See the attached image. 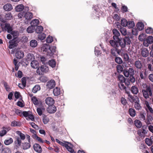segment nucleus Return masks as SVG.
Returning <instances> with one entry per match:
<instances>
[{
  "instance_id": "46",
  "label": "nucleus",
  "mask_w": 153,
  "mask_h": 153,
  "mask_svg": "<svg viewBox=\"0 0 153 153\" xmlns=\"http://www.w3.org/2000/svg\"><path fill=\"white\" fill-rule=\"evenodd\" d=\"M114 60L116 62L119 64H121L123 62L122 59L119 57L116 56Z\"/></svg>"
},
{
  "instance_id": "3",
  "label": "nucleus",
  "mask_w": 153,
  "mask_h": 153,
  "mask_svg": "<svg viewBox=\"0 0 153 153\" xmlns=\"http://www.w3.org/2000/svg\"><path fill=\"white\" fill-rule=\"evenodd\" d=\"M16 133L17 134L19 135L20 137H17L16 138V140L15 141V143L16 146L18 147L21 145V140H24L25 139V136L24 134L22 133L20 131H17Z\"/></svg>"
},
{
  "instance_id": "1",
  "label": "nucleus",
  "mask_w": 153,
  "mask_h": 153,
  "mask_svg": "<svg viewBox=\"0 0 153 153\" xmlns=\"http://www.w3.org/2000/svg\"><path fill=\"white\" fill-rule=\"evenodd\" d=\"M118 44L119 46L120 47V49H122V48H124L126 45H129L131 43V41L130 38L126 36L124 38H120L117 39Z\"/></svg>"
},
{
  "instance_id": "28",
  "label": "nucleus",
  "mask_w": 153,
  "mask_h": 153,
  "mask_svg": "<svg viewBox=\"0 0 153 153\" xmlns=\"http://www.w3.org/2000/svg\"><path fill=\"white\" fill-rule=\"evenodd\" d=\"M39 21L38 19H35L32 20L30 22V24L34 27H35L39 24Z\"/></svg>"
},
{
  "instance_id": "51",
  "label": "nucleus",
  "mask_w": 153,
  "mask_h": 153,
  "mask_svg": "<svg viewBox=\"0 0 153 153\" xmlns=\"http://www.w3.org/2000/svg\"><path fill=\"white\" fill-rule=\"evenodd\" d=\"M116 68L117 72L119 73H121L124 71L123 67L119 65H117Z\"/></svg>"
},
{
  "instance_id": "23",
  "label": "nucleus",
  "mask_w": 153,
  "mask_h": 153,
  "mask_svg": "<svg viewBox=\"0 0 153 153\" xmlns=\"http://www.w3.org/2000/svg\"><path fill=\"white\" fill-rule=\"evenodd\" d=\"M31 66L34 68H37L39 66V62L36 60H32L31 62Z\"/></svg>"
},
{
  "instance_id": "31",
  "label": "nucleus",
  "mask_w": 153,
  "mask_h": 153,
  "mask_svg": "<svg viewBox=\"0 0 153 153\" xmlns=\"http://www.w3.org/2000/svg\"><path fill=\"white\" fill-rule=\"evenodd\" d=\"M35 30V27L32 25L29 26L27 29V32L29 33H31L33 32Z\"/></svg>"
},
{
  "instance_id": "29",
  "label": "nucleus",
  "mask_w": 153,
  "mask_h": 153,
  "mask_svg": "<svg viewBox=\"0 0 153 153\" xmlns=\"http://www.w3.org/2000/svg\"><path fill=\"white\" fill-rule=\"evenodd\" d=\"M30 46L32 48H35L37 46L38 43L36 40L34 39L31 40L30 42Z\"/></svg>"
},
{
  "instance_id": "58",
  "label": "nucleus",
  "mask_w": 153,
  "mask_h": 153,
  "mask_svg": "<svg viewBox=\"0 0 153 153\" xmlns=\"http://www.w3.org/2000/svg\"><path fill=\"white\" fill-rule=\"evenodd\" d=\"M147 127V126H143L142 127V134H143V136L144 137V135H145L146 134H147V131H148L146 130L145 129H146Z\"/></svg>"
},
{
  "instance_id": "38",
  "label": "nucleus",
  "mask_w": 153,
  "mask_h": 153,
  "mask_svg": "<svg viewBox=\"0 0 153 153\" xmlns=\"http://www.w3.org/2000/svg\"><path fill=\"white\" fill-rule=\"evenodd\" d=\"M120 28V32L122 35L124 36L126 35L127 34L126 29L124 27H122L120 25H119Z\"/></svg>"
},
{
  "instance_id": "64",
  "label": "nucleus",
  "mask_w": 153,
  "mask_h": 153,
  "mask_svg": "<svg viewBox=\"0 0 153 153\" xmlns=\"http://www.w3.org/2000/svg\"><path fill=\"white\" fill-rule=\"evenodd\" d=\"M129 114L131 117H134V109L132 108H130L128 111Z\"/></svg>"
},
{
  "instance_id": "2",
  "label": "nucleus",
  "mask_w": 153,
  "mask_h": 153,
  "mask_svg": "<svg viewBox=\"0 0 153 153\" xmlns=\"http://www.w3.org/2000/svg\"><path fill=\"white\" fill-rule=\"evenodd\" d=\"M123 74L124 76L128 77L129 76L130 80L131 82H134V70L133 68H129L128 70H124L123 71Z\"/></svg>"
},
{
  "instance_id": "37",
  "label": "nucleus",
  "mask_w": 153,
  "mask_h": 153,
  "mask_svg": "<svg viewBox=\"0 0 153 153\" xmlns=\"http://www.w3.org/2000/svg\"><path fill=\"white\" fill-rule=\"evenodd\" d=\"M134 125L137 128H140L142 126V123L139 120H136L134 121Z\"/></svg>"
},
{
  "instance_id": "53",
  "label": "nucleus",
  "mask_w": 153,
  "mask_h": 153,
  "mask_svg": "<svg viewBox=\"0 0 153 153\" xmlns=\"http://www.w3.org/2000/svg\"><path fill=\"white\" fill-rule=\"evenodd\" d=\"M128 21L125 19L123 18L121 21V25L123 27H126L127 25Z\"/></svg>"
},
{
  "instance_id": "30",
  "label": "nucleus",
  "mask_w": 153,
  "mask_h": 153,
  "mask_svg": "<svg viewBox=\"0 0 153 153\" xmlns=\"http://www.w3.org/2000/svg\"><path fill=\"white\" fill-rule=\"evenodd\" d=\"M48 64L52 68H55L56 65V62L53 59L50 60L48 61Z\"/></svg>"
},
{
  "instance_id": "24",
  "label": "nucleus",
  "mask_w": 153,
  "mask_h": 153,
  "mask_svg": "<svg viewBox=\"0 0 153 153\" xmlns=\"http://www.w3.org/2000/svg\"><path fill=\"white\" fill-rule=\"evenodd\" d=\"M53 93L54 95L55 96H58L60 94V89L57 87H56L53 89Z\"/></svg>"
},
{
  "instance_id": "13",
  "label": "nucleus",
  "mask_w": 153,
  "mask_h": 153,
  "mask_svg": "<svg viewBox=\"0 0 153 153\" xmlns=\"http://www.w3.org/2000/svg\"><path fill=\"white\" fill-rule=\"evenodd\" d=\"M15 56L17 59H20L24 57V54L22 51H18L15 53Z\"/></svg>"
},
{
  "instance_id": "44",
  "label": "nucleus",
  "mask_w": 153,
  "mask_h": 153,
  "mask_svg": "<svg viewBox=\"0 0 153 153\" xmlns=\"http://www.w3.org/2000/svg\"><path fill=\"white\" fill-rule=\"evenodd\" d=\"M46 35L44 33H41L38 35V39L41 40H42L44 39L46 37Z\"/></svg>"
},
{
  "instance_id": "43",
  "label": "nucleus",
  "mask_w": 153,
  "mask_h": 153,
  "mask_svg": "<svg viewBox=\"0 0 153 153\" xmlns=\"http://www.w3.org/2000/svg\"><path fill=\"white\" fill-rule=\"evenodd\" d=\"M134 65L137 68L140 69L142 67V64L140 61H137L134 63Z\"/></svg>"
},
{
  "instance_id": "12",
  "label": "nucleus",
  "mask_w": 153,
  "mask_h": 153,
  "mask_svg": "<svg viewBox=\"0 0 153 153\" xmlns=\"http://www.w3.org/2000/svg\"><path fill=\"white\" fill-rule=\"evenodd\" d=\"M153 120V117L150 114H148L145 120V122L146 124L148 125L151 124Z\"/></svg>"
},
{
  "instance_id": "63",
  "label": "nucleus",
  "mask_w": 153,
  "mask_h": 153,
  "mask_svg": "<svg viewBox=\"0 0 153 153\" xmlns=\"http://www.w3.org/2000/svg\"><path fill=\"white\" fill-rule=\"evenodd\" d=\"M121 10L123 13H125L128 11V8L125 5H123L121 7Z\"/></svg>"
},
{
  "instance_id": "56",
  "label": "nucleus",
  "mask_w": 153,
  "mask_h": 153,
  "mask_svg": "<svg viewBox=\"0 0 153 153\" xmlns=\"http://www.w3.org/2000/svg\"><path fill=\"white\" fill-rule=\"evenodd\" d=\"M146 32L148 34L153 33V29L151 27H148L146 30Z\"/></svg>"
},
{
  "instance_id": "40",
  "label": "nucleus",
  "mask_w": 153,
  "mask_h": 153,
  "mask_svg": "<svg viewBox=\"0 0 153 153\" xmlns=\"http://www.w3.org/2000/svg\"><path fill=\"white\" fill-rule=\"evenodd\" d=\"M13 142V139L11 138H9L5 140L4 141V143L6 145H9L12 143Z\"/></svg>"
},
{
  "instance_id": "20",
  "label": "nucleus",
  "mask_w": 153,
  "mask_h": 153,
  "mask_svg": "<svg viewBox=\"0 0 153 153\" xmlns=\"http://www.w3.org/2000/svg\"><path fill=\"white\" fill-rule=\"evenodd\" d=\"M56 110V106L53 105H51L48 108V112L50 114H52L55 113Z\"/></svg>"
},
{
  "instance_id": "60",
  "label": "nucleus",
  "mask_w": 153,
  "mask_h": 153,
  "mask_svg": "<svg viewBox=\"0 0 153 153\" xmlns=\"http://www.w3.org/2000/svg\"><path fill=\"white\" fill-rule=\"evenodd\" d=\"M30 124L32 127L35 129L36 130L39 129V127L37 125H36L34 123L32 122H31Z\"/></svg>"
},
{
  "instance_id": "45",
  "label": "nucleus",
  "mask_w": 153,
  "mask_h": 153,
  "mask_svg": "<svg viewBox=\"0 0 153 153\" xmlns=\"http://www.w3.org/2000/svg\"><path fill=\"white\" fill-rule=\"evenodd\" d=\"M147 108H146V110L147 112H150L151 114L153 113V110L152 108L150 106L149 104L148 103L147 104H146Z\"/></svg>"
},
{
  "instance_id": "41",
  "label": "nucleus",
  "mask_w": 153,
  "mask_h": 153,
  "mask_svg": "<svg viewBox=\"0 0 153 153\" xmlns=\"http://www.w3.org/2000/svg\"><path fill=\"white\" fill-rule=\"evenodd\" d=\"M40 89V87L39 85H36L34 86L32 89V92L35 93L37 92Z\"/></svg>"
},
{
  "instance_id": "7",
  "label": "nucleus",
  "mask_w": 153,
  "mask_h": 153,
  "mask_svg": "<svg viewBox=\"0 0 153 153\" xmlns=\"http://www.w3.org/2000/svg\"><path fill=\"white\" fill-rule=\"evenodd\" d=\"M121 50V49H119V48H115L111 49V53L113 56H116L117 54H120Z\"/></svg>"
},
{
  "instance_id": "27",
  "label": "nucleus",
  "mask_w": 153,
  "mask_h": 153,
  "mask_svg": "<svg viewBox=\"0 0 153 153\" xmlns=\"http://www.w3.org/2000/svg\"><path fill=\"white\" fill-rule=\"evenodd\" d=\"M30 143L29 142L28 143L26 142L22 143V147L23 149L24 150H26L30 148L31 146Z\"/></svg>"
},
{
  "instance_id": "48",
  "label": "nucleus",
  "mask_w": 153,
  "mask_h": 153,
  "mask_svg": "<svg viewBox=\"0 0 153 153\" xmlns=\"http://www.w3.org/2000/svg\"><path fill=\"white\" fill-rule=\"evenodd\" d=\"M121 56L125 61H128L129 60V57L128 54L126 53H122L121 54Z\"/></svg>"
},
{
  "instance_id": "39",
  "label": "nucleus",
  "mask_w": 153,
  "mask_h": 153,
  "mask_svg": "<svg viewBox=\"0 0 153 153\" xmlns=\"http://www.w3.org/2000/svg\"><path fill=\"white\" fill-rule=\"evenodd\" d=\"M17 38L16 37H14L12 40L9 41V43L10 44H13V45H15L16 47L18 45L17 42Z\"/></svg>"
},
{
  "instance_id": "8",
  "label": "nucleus",
  "mask_w": 153,
  "mask_h": 153,
  "mask_svg": "<svg viewBox=\"0 0 153 153\" xmlns=\"http://www.w3.org/2000/svg\"><path fill=\"white\" fill-rule=\"evenodd\" d=\"M137 29H136V28H134V32H136V33L134 34V35H137V30L141 31L143 30L144 28V25L143 24L142 22H139L137 24Z\"/></svg>"
},
{
  "instance_id": "33",
  "label": "nucleus",
  "mask_w": 153,
  "mask_h": 153,
  "mask_svg": "<svg viewBox=\"0 0 153 153\" xmlns=\"http://www.w3.org/2000/svg\"><path fill=\"white\" fill-rule=\"evenodd\" d=\"M42 121L45 124H47L49 121V118L47 117L46 115L43 114L42 115Z\"/></svg>"
},
{
  "instance_id": "61",
  "label": "nucleus",
  "mask_w": 153,
  "mask_h": 153,
  "mask_svg": "<svg viewBox=\"0 0 153 153\" xmlns=\"http://www.w3.org/2000/svg\"><path fill=\"white\" fill-rule=\"evenodd\" d=\"M46 41L47 43H50L53 41V38L52 36H48L47 37Z\"/></svg>"
},
{
  "instance_id": "50",
  "label": "nucleus",
  "mask_w": 153,
  "mask_h": 153,
  "mask_svg": "<svg viewBox=\"0 0 153 153\" xmlns=\"http://www.w3.org/2000/svg\"><path fill=\"white\" fill-rule=\"evenodd\" d=\"M11 126L13 127L20 126V123L16 121H14L11 122Z\"/></svg>"
},
{
  "instance_id": "6",
  "label": "nucleus",
  "mask_w": 153,
  "mask_h": 153,
  "mask_svg": "<svg viewBox=\"0 0 153 153\" xmlns=\"http://www.w3.org/2000/svg\"><path fill=\"white\" fill-rule=\"evenodd\" d=\"M24 17L25 18V20L24 21V22L25 24H27L32 18V13L30 12H26L24 14Z\"/></svg>"
},
{
  "instance_id": "57",
  "label": "nucleus",
  "mask_w": 153,
  "mask_h": 153,
  "mask_svg": "<svg viewBox=\"0 0 153 153\" xmlns=\"http://www.w3.org/2000/svg\"><path fill=\"white\" fill-rule=\"evenodd\" d=\"M94 52L95 54L97 56L101 53V51L99 50V48L97 47H95V48Z\"/></svg>"
},
{
  "instance_id": "34",
  "label": "nucleus",
  "mask_w": 153,
  "mask_h": 153,
  "mask_svg": "<svg viewBox=\"0 0 153 153\" xmlns=\"http://www.w3.org/2000/svg\"><path fill=\"white\" fill-rule=\"evenodd\" d=\"M35 59L34 56L32 53H29L27 54V61H30Z\"/></svg>"
},
{
  "instance_id": "22",
  "label": "nucleus",
  "mask_w": 153,
  "mask_h": 153,
  "mask_svg": "<svg viewBox=\"0 0 153 153\" xmlns=\"http://www.w3.org/2000/svg\"><path fill=\"white\" fill-rule=\"evenodd\" d=\"M129 28H133L132 33L133 35H134V30L133 27H134V22L132 21H128L127 25H126Z\"/></svg>"
},
{
  "instance_id": "42",
  "label": "nucleus",
  "mask_w": 153,
  "mask_h": 153,
  "mask_svg": "<svg viewBox=\"0 0 153 153\" xmlns=\"http://www.w3.org/2000/svg\"><path fill=\"white\" fill-rule=\"evenodd\" d=\"M51 46L49 44H45L42 47V50L43 52H47Z\"/></svg>"
},
{
  "instance_id": "25",
  "label": "nucleus",
  "mask_w": 153,
  "mask_h": 153,
  "mask_svg": "<svg viewBox=\"0 0 153 153\" xmlns=\"http://www.w3.org/2000/svg\"><path fill=\"white\" fill-rule=\"evenodd\" d=\"M4 29H6L8 33H10L13 30V28L10 24L6 23L5 24Z\"/></svg>"
},
{
  "instance_id": "5",
  "label": "nucleus",
  "mask_w": 153,
  "mask_h": 153,
  "mask_svg": "<svg viewBox=\"0 0 153 153\" xmlns=\"http://www.w3.org/2000/svg\"><path fill=\"white\" fill-rule=\"evenodd\" d=\"M142 91L144 97L146 99H147L149 96H151L152 95V92L150 86L148 87L147 86L146 90H143Z\"/></svg>"
},
{
  "instance_id": "32",
  "label": "nucleus",
  "mask_w": 153,
  "mask_h": 153,
  "mask_svg": "<svg viewBox=\"0 0 153 153\" xmlns=\"http://www.w3.org/2000/svg\"><path fill=\"white\" fill-rule=\"evenodd\" d=\"M24 8V6L22 4L19 5L15 8L16 11L19 12L22 11Z\"/></svg>"
},
{
  "instance_id": "49",
  "label": "nucleus",
  "mask_w": 153,
  "mask_h": 153,
  "mask_svg": "<svg viewBox=\"0 0 153 153\" xmlns=\"http://www.w3.org/2000/svg\"><path fill=\"white\" fill-rule=\"evenodd\" d=\"M146 40V42L149 44H152L153 42V37L152 36H149Z\"/></svg>"
},
{
  "instance_id": "11",
  "label": "nucleus",
  "mask_w": 153,
  "mask_h": 153,
  "mask_svg": "<svg viewBox=\"0 0 153 153\" xmlns=\"http://www.w3.org/2000/svg\"><path fill=\"white\" fill-rule=\"evenodd\" d=\"M34 150L37 153H41L42 152V149L41 146L38 143H35L33 146Z\"/></svg>"
},
{
  "instance_id": "54",
  "label": "nucleus",
  "mask_w": 153,
  "mask_h": 153,
  "mask_svg": "<svg viewBox=\"0 0 153 153\" xmlns=\"http://www.w3.org/2000/svg\"><path fill=\"white\" fill-rule=\"evenodd\" d=\"M127 93L128 94V99L130 102L133 103L134 102V97L130 95L129 92H127Z\"/></svg>"
},
{
  "instance_id": "62",
  "label": "nucleus",
  "mask_w": 153,
  "mask_h": 153,
  "mask_svg": "<svg viewBox=\"0 0 153 153\" xmlns=\"http://www.w3.org/2000/svg\"><path fill=\"white\" fill-rule=\"evenodd\" d=\"M120 83L118 84L119 87L121 90H123L126 88V87L125 86L123 83L120 82Z\"/></svg>"
},
{
  "instance_id": "17",
  "label": "nucleus",
  "mask_w": 153,
  "mask_h": 153,
  "mask_svg": "<svg viewBox=\"0 0 153 153\" xmlns=\"http://www.w3.org/2000/svg\"><path fill=\"white\" fill-rule=\"evenodd\" d=\"M55 85V82L53 80H51L48 81L47 84L48 88L52 89L53 88Z\"/></svg>"
},
{
  "instance_id": "18",
  "label": "nucleus",
  "mask_w": 153,
  "mask_h": 153,
  "mask_svg": "<svg viewBox=\"0 0 153 153\" xmlns=\"http://www.w3.org/2000/svg\"><path fill=\"white\" fill-rule=\"evenodd\" d=\"M3 8L6 11H10L13 9V7L10 4L7 3L4 5Z\"/></svg>"
},
{
  "instance_id": "15",
  "label": "nucleus",
  "mask_w": 153,
  "mask_h": 153,
  "mask_svg": "<svg viewBox=\"0 0 153 153\" xmlns=\"http://www.w3.org/2000/svg\"><path fill=\"white\" fill-rule=\"evenodd\" d=\"M112 32L114 35L113 37L114 40H117L119 38V36H120V33L116 29H113Z\"/></svg>"
},
{
  "instance_id": "10",
  "label": "nucleus",
  "mask_w": 153,
  "mask_h": 153,
  "mask_svg": "<svg viewBox=\"0 0 153 153\" xmlns=\"http://www.w3.org/2000/svg\"><path fill=\"white\" fill-rule=\"evenodd\" d=\"M139 100L138 97L137 96H134V108L136 110H139L141 108L139 103Z\"/></svg>"
},
{
  "instance_id": "55",
  "label": "nucleus",
  "mask_w": 153,
  "mask_h": 153,
  "mask_svg": "<svg viewBox=\"0 0 153 153\" xmlns=\"http://www.w3.org/2000/svg\"><path fill=\"white\" fill-rule=\"evenodd\" d=\"M145 140L146 143L149 146H150L153 144L150 138H146L145 139Z\"/></svg>"
},
{
  "instance_id": "9",
  "label": "nucleus",
  "mask_w": 153,
  "mask_h": 153,
  "mask_svg": "<svg viewBox=\"0 0 153 153\" xmlns=\"http://www.w3.org/2000/svg\"><path fill=\"white\" fill-rule=\"evenodd\" d=\"M56 47L54 46H51L48 50L47 52V55L52 56L53 55L54 53L55 52Z\"/></svg>"
},
{
  "instance_id": "19",
  "label": "nucleus",
  "mask_w": 153,
  "mask_h": 153,
  "mask_svg": "<svg viewBox=\"0 0 153 153\" xmlns=\"http://www.w3.org/2000/svg\"><path fill=\"white\" fill-rule=\"evenodd\" d=\"M141 53L143 56L146 57L149 55V52L147 49L143 48L141 50Z\"/></svg>"
},
{
  "instance_id": "35",
  "label": "nucleus",
  "mask_w": 153,
  "mask_h": 153,
  "mask_svg": "<svg viewBox=\"0 0 153 153\" xmlns=\"http://www.w3.org/2000/svg\"><path fill=\"white\" fill-rule=\"evenodd\" d=\"M117 79L120 82L123 83L126 81V78L123 75L119 74L117 76Z\"/></svg>"
},
{
  "instance_id": "4",
  "label": "nucleus",
  "mask_w": 153,
  "mask_h": 153,
  "mask_svg": "<svg viewBox=\"0 0 153 153\" xmlns=\"http://www.w3.org/2000/svg\"><path fill=\"white\" fill-rule=\"evenodd\" d=\"M49 68L48 66L42 65L39 67L36 70V72L39 75H43L45 73H46L48 71Z\"/></svg>"
},
{
  "instance_id": "59",
  "label": "nucleus",
  "mask_w": 153,
  "mask_h": 153,
  "mask_svg": "<svg viewBox=\"0 0 153 153\" xmlns=\"http://www.w3.org/2000/svg\"><path fill=\"white\" fill-rule=\"evenodd\" d=\"M22 83L23 84V88L26 86V78L25 77H23L21 79Z\"/></svg>"
},
{
  "instance_id": "47",
  "label": "nucleus",
  "mask_w": 153,
  "mask_h": 153,
  "mask_svg": "<svg viewBox=\"0 0 153 153\" xmlns=\"http://www.w3.org/2000/svg\"><path fill=\"white\" fill-rule=\"evenodd\" d=\"M4 18L5 20H11L12 18V15L10 13H8L5 15Z\"/></svg>"
},
{
  "instance_id": "14",
  "label": "nucleus",
  "mask_w": 153,
  "mask_h": 153,
  "mask_svg": "<svg viewBox=\"0 0 153 153\" xmlns=\"http://www.w3.org/2000/svg\"><path fill=\"white\" fill-rule=\"evenodd\" d=\"M46 103L48 105H51L54 104V100L51 97H47L45 100Z\"/></svg>"
},
{
  "instance_id": "36",
  "label": "nucleus",
  "mask_w": 153,
  "mask_h": 153,
  "mask_svg": "<svg viewBox=\"0 0 153 153\" xmlns=\"http://www.w3.org/2000/svg\"><path fill=\"white\" fill-rule=\"evenodd\" d=\"M43 29V27L41 26H38L36 27V28H35V31L36 33H42Z\"/></svg>"
},
{
  "instance_id": "52",
  "label": "nucleus",
  "mask_w": 153,
  "mask_h": 153,
  "mask_svg": "<svg viewBox=\"0 0 153 153\" xmlns=\"http://www.w3.org/2000/svg\"><path fill=\"white\" fill-rule=\"evenodd\" d=\"M139 39L141 41H144L145 40L146 34H145L142 33L139 36Z\"/></svg>"
},
{
  "instance_id": "21",
  "label": "nucleus",
  "mask_w": 153,
  "mask_h": 153,
  "mask_svg": "<svg viewBox=\"0 0 153 153\" xmlns=\"http://www.w3.org/2000/svg\"><path fill=\"white\" fill-rule=\"evenodd\" d=\"M109 43L114 48H119V45L117 44V39L110 40Z\"/></svg>"
},
{
  "instance_id": "26",
  "label": "nucleus",
  "mask_w": 153,
  "mask_h": 153,
  "mask_svg": "<svg viewBox=\"0 0 153 153\" xmlns=\"http://www.w3.org/2000/svg\"><path fill=\"white\" fill-rule=\"evenodd\" d=\"M1 148V153H11V152L10 149L8 147H4L3 146Z\"/></svg>"
},
{
  "instance_id": "16",
  "label": "nucleus",
  "mask_w": 153,
  "mask_h": 153,
  "mask_svg": "<svg viewBox=\"0 0 153 153\" xmlns=\"http://www.w3.org/2000/svg\"><path fill=\"white\" fill-rule=\"evenodd\" d=\"M31 100L33 103L35 105H39L42 104L40 100H38L36 97L35 96L32 97Z\"/></svg>"
}]
</instances>
